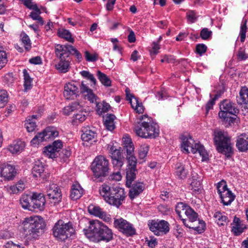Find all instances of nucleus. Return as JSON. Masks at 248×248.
<instances>
[{"mask_svg": "<svg viewBox=\"0 0 248 248\" xmlns=\"http://www.w3.org/2000/svg\"><path fill=\"white\" fill-rule=\"evenodd\" d=\"M31 9L33 10L34 11H32L31 13L30 16L33 20H36L40 16L41 11L36 4H34V7L32 8Z\"/></svg>", "mask_w": 248, "mask_h": 248, "instance_id": "864d4df0", "label": "nucleus"}, {"mask_svg": "<svg viewBox=\"0 0 248 248\" xmlns=\"http://www.w3.org/2000/svg\"><path fill=\"white\" fill-rule=\"evenodd\" d=\"M236 146L240 151L245 152L248 150V141L241 135L237 139Z\"/></svg>", "mask_w": 248, "mask_h": 248, "instance_id": "e433bc0d", "label": "nucleus"}, {"mask_svg": "<svg viewBox=\"0 0 248 248\" xmlns=\"http://www.w3.org/2000/svg\"><path fill=\"white\" fill-rule=\"evenodd\" d=\"M25 144L24 142L19 140L14 142L8 148L9 151L12 154H17L21 152L24 148Z\"/></svg>", "mask_w": 248, "mask_h": 248, "instance_id": "72a5a7b5", "label": "nucleus"}, {"mask_svg": "<svg viewBox=\"0 0 248 248\" xmlns=\"http://www.w3.org/2000/svg\"><path fill=\"white\" fill-rule=\"evenodd\" d=\"M59 135V132L56 127H47L42 132L36 135L31 140L32 144L39 143L43 141L52 140Z\"/></svg>", "mask_w": 248, "mask_h": 248, "instance_id": "ddd939ff", "label": "nucleus"}, {"mask_svg": "<svg viewBox=\"0 0 248 248\" xmlns=\"http://www.w3.org/2000/svg\"><path fill=\"white\" fill-rule=\"evenodd\" d=\"M60 60L59 63L55 66L56 69L62 73L67 72L69 67V59Z\"/></svg>", "mask_w": 248, "mask_h": 248, "instance_id": "4c0bfd02", "label": "nucleus"}, {"mask_svg": "<svg viewBox=\"0 0 248 248\" xmlns=\"http://www.w3.org/2000/svg\"><path fill=\"white\" fill-rule=\"evenodd\" d=\"M25 125L29 132H32L35 130L36 127V122L35 121H33L32 119H31L30 118H29L26 121Z\"/></svg>", "mask_w": 248, "mask_h": 248, "instance_id": "09e8293b", "label": "nucleus"}, {"mask_svg": "<svg viewBox=\"0 0 248 248\" xmlns=\"http://www.w3.org/2000/svg\"><path fill=\"white\" fill-rule=\"evenodd\" d=\"M116 117L114 115L111 114H107L104 118V125L106 128L109 130L112 131L114 129L115 126L114 121Z\"/></svg>", "mask_w": 248, "mask_h": 248, "instance_id": "f704fd0d", "label": "nucleus"}, {"mask_svg": "<svg viewBox=\"0 0 248 248\" xmlns=\"http://www.w3.org/2000/svg\"><path fill=\"white\" fill-rule=\"evenodd\" d=\"M125 94L126 99L129 101L132 107L137 110L139 113H141L143 111L142 105L140 103L137 98L134 97L133 95L130 93L128 88L125 89Z\"/></svg>", "mask_w": 248, "mask_h": 248, "instance_id": "393cba45", "label": "nucleus"}, {"mask_svg": "<svg viewBox=\"0 0 248 248\" xmlns=\"http://www.w3.org/2000/svg\"><path fill=\"white\" fill-rule=\"evenodd\" d=\"M33 198V193L31 194H23L20 199V204L22 207L29 210H32L31 202Z\"/></svg>", "mask_w": 248, "mask_h": 248, "instance_id": "2f4dec72", "label": "nucleus"}, {"mask_svg": "<svg viewBox=\"0 0 248 248\" xmlns=\"http://www.w3.org/2000/svg\"><path fill=\"white\" fill-rule=\"evenodd\" d=\"M232 231L235 235L238 236L243 232V228L240 224L236 223L235 226L232 227Z\"/></svg>", "mask_w": 248, "mask_h": 248, "instance_id": "680f3d73", "label": "nucleus"}, {"mask_svg": "<svg viewBox=\"0 0 248 248\" xmlns=\"http://www.w3.org/2000/svg\"><path fill=\"white\" fill-rule=\"evenodd\" d=\"M182 140L181 149L183 152L189 153L190 151L195 154L198 152L202 157V161L208 158V155L204 147L201 144L195 143L193 139L189 135H182L181 136Z\"/></svg>", "mask_w": 248, "mask_h": 248, "instance_id": "20e7f679", "label": "nucleus"}, {"mask_svg": "<svg viewBox=\"0 0 248 248\" xmlns=\"http://www.w3.org/2000/svg\"><path fill=\"white\" fill-rule=\"evenodd\" d=\"M99 191L100 195L107 202L117 207L122 204L125 198L124 189L118 186H110L104 184Z\"/></svg>", "mask_w": 248, "mask_h": 248, "instance_id": "7ed1b4c3", "label": "nucleus"}, {"mask_svg": "<svg viewBox=\"0 0 248 248\" xmlns=\"http://www.w3.org/2000/svg\"><path fill=\"white\" fill-rule=\"evenodd\" d=\"M8 101V94L6 91L0 90V107H3Z\"/></svg>", "mask_w": 248, "mask_h": 248, "instance_id": "8fccbe9b", "label": "nucleus"}, {"mask_svg": "<svg viewBox=\"0 0 248 248\" xmlns=\"http://www.w3.org/2000/svg\"><path fill=\"white\" fill-rule=\"evenodd\" d=\"M31 209L42 211L44 209L46 200L43 194L33 193V198L31 202Z\"/></svg>", "mask_w": 248, "mask_h": 248, "instance_id": "4be33fe9", "label": "nucleus"}, {"mask_svg": "<svg viewBox=\"0 0 248 248\" xmlns=\"http://www.w3.org/2000/svg\"><path fill=\"white\" fill-rule=\"evenodd\" d=\"M22 42L24 45L25 50L29 51L31 48V40L29 37L25 33L22 34Z\"/></svg>", "mask_w": 248, "mask_h": 248, "instance_id": "49530a36", "label": "nucleus"}, {"mask_svg": "<svg viewBox=\"0 0 248 248\" xmlns=\"http://www.w3.org/2000/svg\"><path fill=\"white\" fill-rule=\"evenodd\" d=\"M185 215L187 217L181 218L184 225L190 229H192L199 233L204 230L205 223L203 221L198 219V214L191 207L186 210Z\"/></svg>", "mask_w": 248, "mask_h": 248, "instance_id": "0eeeda50", "label": "nucleus"}, {"mask_svg": "<svg viewBox=\"0 0 248 248\" xmlns=\"http://www.w3.org/2000/svg\"><path fill=\"white\" fill-rule=\"evenodd\" d=\"M116 171L114 172L109 176V179L117 181L121 180L122 175L120 172L121 170H115Z\"/></svg>", "mask_w": 248, "mask_h": 248, "instance_id": "0e129e2a", "label": "nucleus"}, {"mask_svg": "<svg viewBox=\"0 0 248 248\" xmlns=\"http://www.w3.org/2000/svg\"><path fill=\"white\" fill-rule=\"evenodd\" d=\"M190 206L186 203L183 202H179L176 205L175 211L180 218H181L182 217H183V216L186 214V212L185 211H186V210H188V208Z\"/></svg>", "mask_w": 248, "mask_h": 248, "instance_id": "58836bf2", "label": "nucleus"}, {"mask_svg": "<svg viewBox=\"0 0 248 248\" xmlns=\"http://www.w3.org/2000/svg\"><path fill=\"white\" fill-rule=\"evenodd\" d=\"M128 161L127 168L126 171V186L130 187L132 183L136 178L137 159L135 156H127Z\"/></svg>", "mask_w": 248, "mask_h": 248, "instance_id": "2eb2a0df", "label": "nucleus"}, {"mask_svg": "<svg viewBox=\"0 0 248 248\" xmlns=\"http://www.w3.org/2000/svg\"><path fill=\"white\" fill-rule=\"evenodd\" d=\"M32 173L33 177H40L43 179H46L49 176V173L45 171L43 164L39 161L35 162L32 168Z\"/></svg>", "mask_w": 248, "mask_h": 248, "instance_id": "b1692460", "label": "nucleus"}, {"mask_svg": "<svg viewBox=\"0 0 248 248\" xmlns=\"http://www.w3.org/2000/svg\"><path fill=\"white\" fill-rule=\"evenodd\" d=\"M134 131L137 135L142 138L154 139L158 136L159 129L158 125L155 123H143V125H136Z\"/></svg>", "mask_w": 248, "mask_h": 248, "instance_id": "9d476101", "label": "nucleus"}, {"mask_svg": "<svg viewBox=\"0 0 248 248\" xmlns=\"http://www.w3.org/2000/svg\"><path fill=\"white\" fill-rule=\"evenodd\" d=\"M149 151V146L147 144H143L140 146L139 149V157L143 159L147 155Z\"/></svg>", "mask_w": 248, "mask_h": 248, "instance_id": "3c124183", "label": "nucleus"}, {"mask_svg": "<svg viewBox=\"0 0 248 248\" xmlns=\"http://www.w3.org/2000/svg\"><path fill=\"white\" fill-rule=\"evenodd\" d=\"M214 140L217 151L228 157L231 156L232 154V148L230 138L227 134L221 131H216Z\"/></svg>", "mask_w": 248, "mask_h": 248, "instance_id": "39448f33", "label": "nucleus"}, {"mask_svg": "<svg viewBox=\"0 0 248 248\" xmlns=\"http://www.w3.org/2000/svg\"><path fill=\"white\" fill-rule=\"evenodd\" d=\"M8 62L7 54L3 48L0 47V69L4 67Z\"/></svg>", "mask_w": 248, "mask_h": 248, "instance_id": "de8ad7c7", "label": "nucleus"}, {"mask_svg": "<svg viewBox=\"0 0 248 248\" xmlns=\"http://www.w3.org/2000/svg\"><path fill=\"white\" fill-rule=\"evenodd\" d=\"M58 34L59 37L65 39L69 42L73 43L74 41V38L72 37L71 32L68 30L65 29L59 30L58 31Z\"/></svg>", "mask_w": 248, "mask_h": 248, "instance_id": "c03bdc74", "label": "nucleus"}, {"mask_svg": "<svg viewBox=\"0 0 248 248\" xmlns=\"http://www.w3.org/2000/svg\"><path fill=\"white\" fill-rule=\"evenodd\" d=\"M72 46L70 45H57L55 47V53L60 60H66L72 54Z\"/></svg>", "mask_w": 248, "mask_h": 248, "instance_id": "6ab92c4d", "label": "nucleus"}, {"mask_svg": "<svg viewBox=\"0 0 248 248\" xmlns=\"http://www.w3.org/2000/svg\"><path fill=\"white\" fill-rule=\"evenodd\" d=\"M80 75L84 78L90 80L94 85L96 83V80L93 75L87 71H82L80 72Z\"/></svg>", "mask_w": 248, "mask_h": 248, "instance_id": "603ef678", "label": "nucleus"}, {"mask_svg": "<svg viewBox=\"0 0 248 248\" xmlns=\"http://www.w3.org/2000/svg\"><path fill=\"white\" fill-rule=\"evenodd\" d=\"M217 98V95H216L215 97L211 99L207 103L206 105V109L207 111H208L209 110L211 109L213 105L215 104V102Z\"/></svg>", "mask_w": 248, "mask_h": 248, "instance_id": "774afa93", "label": "nucleus"}, {"mask_svg": "<svg viewBox=\"0 0 248 248\" xmlns=\"http://www.w3.org/2000/svg\"><path fill=\"white\" fill-rule=\"evenodd\" d=\"M247 27L246 21L241 26V29L240 31V36L241 42H243L245 41L246 38V33L247 32Z\"/></svg>", "mask_w": 248, "mask_h": 248, "instance_id": "4d7b16f0", "label": "nucleus"}, {"mask_svg": "<svg viewBox=\"0 0 248 248\" xmlns=\"http://www.w3.org/2000/svg\"><path fill=\"white\" fill-rule=\"evenodd\" d=\"M59 155L63 161H65L71 155V150L69 148L63 149Z\"/></svg>", "mask_w": 248, "mask_h": 248, "instance_id": "13d9d810", "label": "nucleus"}, {"mask_svg": "<svg viewBox=\"0 0 248 248\" xmlns=\"http://www.w3.org/2000/svg\"><path fill=\"white\" fill-rule=\"evenodd\" d=\"M80 108H81V105L78 102H75L64 107L63 109V112L64 114L68 115L71 112L76 111L77 109Z\"/></svg>", "mask_w": 248, "mask_h": 248, "instance_id": "ea45409f", "label": "nucleus"}, {"mask_svg": "<svg viewBox=\"0 0 248 248\" xmlns=\"http://www.w3.org/2000/svg\"><path fill=\"white\" fill-rule=\"evenodd\" d=\"M188 170L186 169L185 167L183 165L177 166L176 173L178 177L180 179H185L188 174Z\"/></svg>", "mask_w": 248, "mask_h": 248, "instance_id": "a18cd8bd", "label": "nucleus"}, {"mask_svg": "<svg viewBox=\"0 0 248 248\" xmlns=\"http://www.w3.org/2000/svg\"><path fill=\"white\" fill-rule=\"evenodd\" d=\"M87 114V112L83 109L81 105V108L77 109L76 113L73 116V122L76 124L83 122L86 119Z\"/></svg>", "mask_w": 248, "mask_h": 248, "instance_id": "7c9ffc66", "label": "nucleus"}, {"mask_svg": "<svg viewBox=\"0 0 248 248\" xmlns=\"http://www.w3.org/2000/svg\"><path fill=\"white\" fill-rule=\"evenodd\" d=\"M78 93L77 84L74 82H69L64 87L63 95L67 99H70L76 96Z\"/></svg>", "mask_w": 248, "mask_h": 248, "instance_id": "5701e85b", "label": "nucleus"}, {"mask_svg": "<svg viewBox=\"0 0 248 248\" xmlns=\"http://www.w3.org/2000/svg\"><path fill=\"white\" fill-rule=\"evenodd\" d=\"M84 231L90 241L95 243L101 241L108 242L113 238L111 230L98 220H90L88 229H84Z\"/></svg>", "mask_w": 248, "mask_h": 248, "instance_id": "f257e3e1", "label": "nucleus"}, {"mask_svg": "<svg viewBox=\"0 0 248 248\" xmlns=\"http://www.w3.org/2000/svg\"><path fill=\"white\" fill-rule=\"evenodd\" d=\"M51 147H53L54 150L57 151L58 153L60 151V150L62 147V143L61 140H57L54 141L52 145H50Z\"/></svg>", "mask_w": 248, "mask_h": 248, "instance_id": "69168bd1", "label": "nucleus"}, {"mask_svg": "<svg viewBox=\"0 0 248 248\" xmlns=\"http://www.w3.org/2000/svg\"><path fill=\"white\" fill-rule=\"evenodd\" d=\"M80 92L84 93L86 98L92 103L96 104V111L98 115H102L103 113L106 112L110 108V105L107 102H98L97 97L93 93V91L86 86L82 81L80 85Z\"/></svg>", "mask_w": 248, "mask_h": 248, "instance_id": "6e6552de", "label": "nucleus"}, {"mask_svg": "<svg viewBox=\"0 0 248 248\" xmlns=\"http://www.w3.org/2000/svg\"><path fill=\"white\" fill-rule=\"evenodd\" d=\"M237 101L239 104L245 105V107L248 109V89L246 87L241 88L239 96L237 97Z\"/></svg>", "mask_w": 248, "mask_h": 248, "instance_id": "c85d7f7f", "label": "nucleus"}, {"mask_svg": "<svg viewBox=\"0 0 248 248\" xmlns=\"http://www.w3.org/2000/svg\"><path fill=\"white\" fill-rule=\"evenodd\" d=\"M218 194L224 205H229L234 201L235 196L228 188L226 182L222 180L217 184Z\"/></svg>", "mask_w": 248, "mask_h": 248, "instance_id": "9b49d317", "label": "nucleus"}, {"mask_svg": "<svg viewBox=\"0 0 248 248\" xmlns=\"http://www.w3.org/2000/svg\"><path fill=\"white\" fill-rule=\"evenodd\" d=\"M186 17L188 21L191 23L195 22L197 19L195 12L192 10H189L186 13Z\"/></svg>", "mask_w": 248, "mask_h": 248, "instance_id": "5fc2aeb1", "label": "nucleus"}, {"mask_svg": "<svg viewBox=\"0 0 248 248\" xmlns=\"http://www.w3.org/2000/svg\"><path fill=\"white\" fill-rule=\"evenodd\" d=\"M83 133L81 135V139L84 142H90L93 144V142L97 141V135L94 131L90 129H85L83 131Z\"/></svg>", "mask_w": 248, "mask_h": 248, "instance_id": "bb28decb", "label": "nucleus"}, {"mask_svg": "<svg viewBox=\"0 0 248 248\" xmlns=\"http://www.w3.org/2000/svg\"><path fill=\"white\" fill-rule=\"evenodd\" d=\"M84 190L78 184L72 185L71 189L70 197L73 200L79 199L83 194Z\"/></svg>", "mask_w": 248, "mask_h": 248, "instance_id": "c756f323", "label": "nucleus"}, {"mask_svg": "<svg viewBox=\"0 0 248 248\" xmlns=\"http://www.w3.org/2000/svg\"><path fill=\"white\" fill-rule=\"evenodd\" d=\"M207 50V46L203 44H199L196 46V51L197 54L202 56Z\"/></svg>", "mask_w": 248, "mask_h": 248, "instance_id": "bf43d9fd", "label": "nucleus"}, {"mask_svg": "<svg viewBox=\"0 0 248 248\" xmlns=\"http://www.w3.org/2000/svg\"><path fill=\"white\" fill-rule=\"evenodd\" d=\"M145 186L143 183L137 182L133 185L129 191V196L131 199H134L139 196L144 189Z\"/></svg>", "mask_w": 248, "mask_h": 248, "instance_id": "a878e982", "label": "nucleus"}, {"mask_svg": "<svg viewBox=\"0 0 248 248\" xmlns=\"http://www.w3.org/2000/svg\"><path fill=\"white\" fill-rule=\"evenodd\" d=\"M25 188L24 183L19 181L16 184L11 186L8 188V191L10 193L16 194L22 191Z\"/></svg>", "mask_w": 248, "mask_h": 248, "instance_id": "a19ab883", "label": "nucleus"}, {"mask_svg": "<svg viewBox=\"0 0 248 248\" xmlns=\"http://www.w3.org/2000/svg\"><path fill=\"white\" fill-rule=\"evenodd\" d=\"M220 111L218 113V116L225 121H228L229 115L236 116L239 112L238 109L235 106V104L230 100H224L220 105Z\"/></svg>", "mask_w": 248, "mask_h": 248, "instance_id": "f8f14e48", "label": "nucleus"}, {"mask_svg": "<svg viewBox=\"0 0 248 248\" xmlns=\"http://www.w3.org/2000/svg\"><path fill=\"white\" fill-rule=\"evenodd\" d=\"M97 76L103 85L106 87L111 86V81L110 78L106 74L98 70L97 72Z\"/></svg>", "mask_w": 248, "mask_h": 248, "instance_id": "79ce46f5", "label": "nucleus"}, {"mask_svg": "<svg viewBox=\"0 0 248 248\" xmlns=\"http://www.w3.org/2000/svg\"><path fill=\"white\" fill-rule=\"evenodd\" d=\"M238 59L240 60H245L248 58V55L247 54L245 50L243 48H240L237 54Z\"/></svg>", "mask_w": 248, "mask_h": 248, "instance_id": "338daca9", "label": "nucleus"}, {"mask_svg": "<svg viewBox=\"0 0 248 248\" xmlns=\"http://www.w3.org/2000/svg\"><path fill=\"white\" fill-rule=\"evenodd\" d=\"M44 155L50 158H54L57 157L58 152L54 150L50 145L44 147L43 151Z\"/></svg>", "mask_w": 248, "mask_h": 248, "instance_id": "37998d69", "label": "nucleus"}, {"mask_svg": "<svg viewBox=\"0 0 248 248\" xmlns=\"http://www.w3.org/2000/svg\"><path fill=\"white\" fill-rule=\"evenodd\" d=\"M53 234L57 240L63 241L72 236L75 230L71 222L65 223L62 220H58L54 225Z\"/></svg>", "mask_w": 248, "mask_h": 248, "instance_id": "423d86ee", "label": "nucleus"}, {"mask_svg": "<svg viewBox=\"0 0 248 248\" xmlns=\"http://www.w3.org/2000/svg\"><path fill=\"white\" fill-rule=\"evenodd\" d=\"M91 169L95 177H105L109 172L108 160L104 156H97L92 164Z\"/></svg>", "mask_w": 248, "mask_h": 248, "instance_id": "1a4fd4ad", "label": "nucleus"}, {"mask_svg": "<svg viewBox=\"0 0 248 248\" xmlns=\"http://www.w3.org/2000/svg\"><path fill=\"white\" fill-rule=\"evenodd\" d=\"M212 32L207 28H203L201 31L200 36L203 40L208 39L212 35Z\"/></svg>", "mask_w": 248, "mask_h": 248, "instance_id": "6e6d98bb", "label": "nucleus"}, {"mask_svg": "<svg viewBox=\"0 0 248 248\" xmlns=\"http://www.w3.org/2000/svg\"><path fill=\"white\" fill-rule=\"evenodd\" d=\"M124 150L127 153V156H134L133 153L134 152L133 144L131 141V139L128 137L123 138Z\"/></svg>", "mask_w": 248, "mask_h": 248, "instance_id": "473e14b6", "label": "nucleus"}, {"mask_svg": "<svg viewBox=\"0 0 248 248\" xmlns=\"http://www.w3.org/2000/svg\"><path fill=\"white\" fill-rule=\"evenodd\" d=\"M109 153L114 170H121L125 161V158L121 148L117 149L111 146L109 149Z\"/></svg>", "mask_w": 248, "mask_h": 248, "instance_id": "4468645a", "label": "nucleus"}, {"mask_svg": "<svg viewBox=\"0 0 248 248\" xmlns=\"http://www.w3.org/2000/svg\"><path fill=\"white\" fill-rule=\"evenodd\" d=\"M150 230L156 235H162L169 232V223L164 220H152L148 223Z\"/></svg>", "mask_w": 248, "mask_h": 248, "instance_id": "dca6fc26", "label": "nucleus"}, {"mask_svg": "<svg viewBox=\"0 0 248 248\" xmlns=\"http://www.w3.org/2000/svg\"><path fill=\"white\" fill-rule=\"evenodd\" d=\"M46 224L44 219L39 216L26 217L22 223V228L28 239L36 240L44 230Z\"/></svg>", "mask_w": 248, "mask_h": 248, "instance_id": "f03ea898", "label": "nucleus"}, {"mask_svg": "<svg viewBox=\"0 0 248 248\" xmlns=\"http://www.w3.org/2000/svg\"><path fill=\"white\" fill-rule=\"evenodd\" d=\"M85 58L87 61L95 62L97 60V55L96 54H90L86 51L85 53Z\"/></svg>", "mask_w": 248, "mask_h": 248, "instance_id": "e2e57ef3", "label": "nucleus"}, {"mask_svg": "<svg viewBox=\"0 0 248 248\" xmlns=\"http://www.w3.org/2000/svg\"><path fill=\"white\" fill-rule=\"evenodd\" d=\"M145 122H148L149 123V124L154 123L150 118L148 117L146 115H144L141 116L140 119V121L138 123L137 125H143V123H144Z\"/></svg>", "mask_w": 248, "mask_h": 248, "instance_id": "052dcab7", "label": "nucleus"}, {"mask_svg": "<svg viewBox=\"0 0 248 248\" xmlns=\"http://www.w3.org/2000/svg\"><path fill=\"white\" fill-rule=\"evenodd\" d=\"M114 225L127 235L131 236L135 234L136 230L133 225L123 218L115 219Z\"/></svg>", "mask_w": 248, "mask_h": 248, "instance_id": "a211bd4d", "label": "nucleus"}, {"mask_svg": "<svg viewBox=\"0 0 248 248\" xmlns=\"http://www.w3.org/2000/svg\"><path fill=\"white\" fill-rule=\"evenodd\" d=\"M214 217L219 226L226 225L229 221L227 216L220 212H216L214 215Z\"/></svg>", "mask_w": 248, "mask_h": 248, "instance_id": "c9c22d12", "label": "nucleus"}, {"mask_svg": "<svg viewBox=\"0 0 248 248\" xmlns=\"http://www.w3.org/2000/svg\"><path fill=\"white\" fill-rule=\"evenodd\" d=\"M89 210L91 214L103 219L105 221H109L110 220L109 215H107L99 206L93 207L92 208H90Z\"/></svg>", "mask_w": 248, "mask_h": 248, "instance_id": "cd10ccee", "label": "nucleus"}, {"mask_svg": "<svg viewBox=\"0 0 248 248\" xmlns=\"http://www.w3.org/2000/svg\"><path fill=\"white\" fill-rule=\"evenodd\" d=\"M0 168L1 176L8 180L13 179L16 174L15 167L8 163L2 164Z\"/></svg>", "mask_w": 248, "mask_h": 248, "instance_id": "412c9836", "label": "nucleus"}, {"mask_svg": "<svg viewBox=\"0 0 248 248\" xmlns=\"http://www.w3.org/2000/svg\"><path fill=\"white\" fill-rule=\"evenodd\" d=\"M190 186H189L194 195L202 193V188L201 184V178L196 173H192L191 178L190 179Z\"/></svg>", "mask_w": 248, "mask_h": 248, "instance_id": "aec40b11", "label": "nucleus"}, {"mask_svg": "<svg viewBox=\"0 0 248 248\" xmlns=\"http://www.w3.org/2000/svg\"><path fill=\"white\" fill-rule=\"evenodd\" d=\"M46 192L50 202L54 205L58 204L62 200V194L60 188L55 184L46 187Z\"/></svg>", "mask_w": 248, "mask_h": 248, "instance_id": "f3484780", "label": "nucleus"}]
</instances>
